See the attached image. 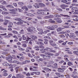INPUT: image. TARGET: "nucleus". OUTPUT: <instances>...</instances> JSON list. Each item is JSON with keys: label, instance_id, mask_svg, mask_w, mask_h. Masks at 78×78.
<instances>
[{"label": "nucleus", "instance_id": "nucleus-10", "mask_svg": "<svg viewBox=\"0 0 78 78\" xmlns=\"http://www.w3.org/2000/svg\"><path fill=\"white\" fill-rule=\"evenodd\" d=\"M8 71L6 70H5L4 71V74H3V76H8V73H7Z\"/></svg>", "mask_w": 78, "mask_h": 78}, {"label": "nucleus", "instance_id": "nucleus-62", "mask_svg": "<svg viewBox=\"0 0 78 78\" xmlns=\"http://www.w3.org/2000/svg\"><path fill=\"white\" fill-rule=\"evenodd\" d=\"M50 31V30H47L46 31H44V33H45V34H46V33H47L48 32H49Z\"/></svg>", "mask_w": 78, "mask_h": 78}, {"label": "nucleus", "instance_id": "nucleus-37", "mask_svg": "<svg viewBox=\"0 0 78 78\" xmlns=\"http://www.w3.org/2000/svg\"><path fill=\"white\" fill-rule=\"evenodd\" d=\"M73 44V42H69L68 43V45H72Z\"/></svg>", "mask_w": 78, "mask_h": 78}, {"label": "nucleus", "instance_id": "nucleus-63", "mask_svg": "<svg viewBox=\"0 0 78 78\" xmlns=\"http://www.w3.org/2000/svg\"><path fill=\"white\" fill-rule=\"evenodd\" d=\"M5 4H6V2L5 1H3L2 3V5H5Z\"/></svg>", "mask_w": 78, "mask_h": 78}, {"label": "nucleus", "instance_id": "nucleus-39", "mask_svg": "<svg viewBox=\"0 0 78 78\" xmlns=\"http://www.w3.org/2000/svg\"><path fill=\"white\" fill-rule=\"evenodd\" d=\"M32 38L33 39H34V40H35V39H37V37H36V36H33L32 37Z\"/></svg>", "mask_w": 78, "mask_h": 78}, {"label": "nucleus", "instance_id": "nucleus-26", "mask_svg": "<svg viewBox=\"0 0 78 78\" xmlns=\"http://www.w3.org/2000/svg\"><path fill=\"white\" fill-rule=\"evenodd\" d=\"M67 64L68 66H73V63L72 62H69Z\"/></svg>", "mask_w": 78, "mask_h": 78}, {"label": "nucleus", "instance_id": "nucleus-59", "mask_svg": "<svg viewBox=\"0 0 78 78\" xmlns=\"http://www.w3.org/2000/svg\"><path fill=\"white\" fill-rule=\"evenodd\" d=\"M58 42L59 43H62V42H64V41H63L59 40Z\"/></svg>", "mask_w": 78, "mask_h": 78}, {"label": "nucleus", "instance_id": "nucleus-13", "mask_svg": "<svg viewBox=\"0 0 78 78\" xmlns=\"http://www.w3.org/2000/svg\"><path fill=\"white\" fill-rule=\"evenodd\" d=\"M45 55H50V56H53L54 55L53 54L50 53V52H46L45 53Z\"/></svg>", "mask_w": 78, "mask_h": 78}, {"label": "nucleus", "instance_id": "nucleus-20", "mask_svg": "<svg viewBox=\"0 0 78 78\" xmlns=\"http://www.w3.org/2000/svg\"><path fill=\"white\" fill-rule=\"evenodd\" d=\"M64 5L62 4L60 5V6L62 9H66V7H65Z\"/></svg>", "mask_w": 78, "mask_h": 78}, {"label": "nucleus", "instance_id": "nucleus-52", "mask_svg": "<svg viewBox=\"0 0 78 78\" xmlns=\"http://www.w3.org/2000/svg\"><path fill=\"white\" fill-rule=\"evenodd\" d=\"M60 37H65V36L64 35H60Z\"/></svg>", "mask_w": 78, "mask_h": 78}, {"label": "nucleus", "instance_id": "nucleus-38", "mask_svg": "<svg viewBox=\"0 0 78 78\" xmlns=\"http://www.w3.org/2000/svg\"><path fill=\"white\" fill-rule=\"evenodd\" d=\"M24 59V57H21L20 58V61H23Z\"/></svg>", "mask_w": 78, "mask_h": 78}, {"label": "nucleus", "instance_id": "nucleus-48", "mask_svg": "<svg viewBox=\"0 0 78 78\" xmlns=\"http://www.w3.org/2000/svg\"><path fill=\"white\" fill-rule=\"evenodd\" d=\"M22 37H23V40H25L27 39V38L25 37V35H23L22 36Z\"/></svg>", "mask_w": 78, "mask_h": 78}, {"label": "nucleus", "instance_id": "nucleus-32", "mask_svg": "<svg viewBox=\"0 0 78 78\" xmlns=\"http://www.w3.org/2000/svg\"><path fill=\"white\" fill-rule=\"evenodd\" d=\"M60 15L61 16H64V17H69V16L67 15H63V14H60Z\"/></svg>", "mask_w": 78, "mask_h": 78}, {"label": "nucleus", "instance_id": "nucleus-4", "mask_svg": "<svg viewBox=\"0 0 78 78\" xmlns=\"http://www.w3.org/2000/svg\"><path fill=\"white\" fill-rule=\"evenodd\" d=\"M62 69H61V68H58V70H58V72H64V70H65L66 69V66H62Z\"/></svg>", "mask_w": 78, "mask_h": 78}, {"label": "nucleus", "instance_id": "nucleus-21", "mask_svg": "<svg viewBox=\"0 0 78 78\" xmlns=\"http://www.w3.org/2000/svg\"><path fill=\"white\" fill-rule=\"evenodd\" d=\"M12 32L14 34H19V33H18L17 31L15 30H13L12 31Z\"/></svg>", "mask_w": 78, "mask_h": 78}, {"label": "nucleus", "instance_id": "nucleus-2", "mask_svg": "<svg viewBox=\"0 0 78 78\" xmlns=\"http://www.w3.org/2000/svg\"><path fill=\"white\" fill-rule=\"evenodd\" d=\"M40 51H44L41 52V53H44V52H46V51H49L50 52H53L54 53L56 52L55 51L52 50V48H46L45 49H40Z\"/></svg>", "mask_w": 78, "mask_h": 78}, {"label": "nucleus", "instance_id": "nucleus-43", "mask_svg": "<svg viewBox=\"0 0 78 78\" xmlns=\"http://www.w3.org/2000/svg\"><path fill=\"white\" fill-rule=\"evenodd\" d=\"M64 58H64V59H68V58H68V56L67 55H66L64 56Z\"/></svg>", "mask_w": 78, "mask_h": 78}, {"label": "nucleus", "instance_id": "nucleus-34", "mask_svg": "<svg viewBox=\"0 0 78 78\" xmlns=\"http://www.w3.org/2000/svg\"><path fill=\"white\" fill-rule=\"evenodd\" d=\"M38 14H44V12H38Z\"/></svg>", "mask_w": 78, "mask_h": 78}, {"label": "nucleus", "instance_id": "nucleus-57", "mask_svg": "<svg viewBox=\"0 0 78 78\" xmlns=\"http://www.w3.org/2000/svg\"><path fill=\"white\" fill-rule=\"evenodd\" d=\"M73 53L75 54H77V53H78V51H74L73 52Z\"/></svg>", "mask_w": 78, "mask_h": 78}, {"label": "nucleus", "instance_id": "nucleus-14", "mask_svg": "<svg viewBox=\"0 0 78 78\" xmlns=\"http://www.w3.org/2000/svg\"><path fill=\"white\" fill-rule=\"evenodd\" d=\"M42 69H43V70H47V71H48V70L51 71V69H49V68L47 67H43Z\"/></svg>", "mask_w": 78, "mask_h": 78}, {"label": "nucleus", "instance_id": "nucleus-50", "mask_svg": "<svg viewBox=\"0 0 78 78\" xmlns=\"http://www.w3.org/2000/svg\"><path fill=\"white\" fill-rule=\"evenodd\" d=\"M52 28H58V26L57 25L53 26H52Z\"/></svg>", "mask_w": 78, "mask_h": 78}, {"label": "nucleus", "instance_id": "nucleus-11", "mask_svg": "<svg viewBox=\"0 0 78 78\" xmlns=\"http://www.w3.org/2000/svg\"><path fill=\"white\" fill-rule=\"evenodd\" d=\"M34 6L36 8H39V6L37 3L35 4L34 5Z\"/></svg>", "mask_w": 78, "mask_h": 78}, {"label": "nucleus", "instance_id": "nucleus-6", "mask_svg": "<svg viewBox=\"0 0 78 78\" xmlns=\"http://www.w3.org/2000/svg\"><path fill=\"white\" fill-rule=\"evenodd\" d=\"M33 30H34V27H29L27 29V31H28L29 32H30V33H31L33 31Z\"/></svg>", "mask_w": 78, "mask_h": 78}, {"label": "nucleus", "instance_id": "nucleus-24", "mask_svg": "<svg viewBox=\"0 0 78 78\" xmlns=\"http://www.w3.org/2000/svg\"><path fill=\"white\" fill-rule=\"evenodd\" d=\"M34 74L37 75H40V72H34Z\"/></svg>", "mask_w": 78, "mask_h": 78}, {"label": "nucleus", "instance_id": "nucleus-12", "mask_svg": "<svg viewBox=\"0 0 78 78\" xmlns=\"http://www.w3.org/2000/svg\"><path fill=\"white\" fill-rule=\"evenodd\" d=\"M18 47L19 48L18 50H20L21 51H25V49L21 48L20 46H18Z\"/></svg>", "mask_w": 78, "mask_h": 78}, {"label": "nucleus", "instance_id": "nucleus-35", "mask_svg": "<svg viewBox=\"0 0 78 78\" xmlns=\"http://www.w3.org/2000/svg\"><path fill=\"white\" fill-rule=\"evenodd\" d=\"M61 2L63 3H67V0H62Z\"/></svg>", "mask_w": 78, "mask_h": 78}, {"label": "nucleus", "instance_id": "nucleus-49", "mask_svg": "<svg viewBox=\"0 0 78 78\" xmlns=\"http://www.w3.org/2000/svg\"><path fill=\"white\" fill-rule=\"evenodd\" d=\"M39 60H40L38 61V62H40V61H43L44 60V59L42 58H40Z\"/></svg>", "mask_w": 78, "mask_h": 78}, {"label": "nucleus", "instance_id": "nucleus-51", "mask_svg": "<svg viewBox=\"0 0 78 78\" xmlns=\"http://www.w3.org/2000/svg\"><path fill=\"white\" fill-rule=\"evenodd\" d=\"M18 10H19V12H22L23 10H22L21 9H18Z\"/></svg>", "mask_w": 78, "mask_h": 78}, {"label": "nucleus", "instance_id": "nucleus-41", "mask_svg": "<svg viewBox=\"0 0 78 78\" xmlns=\"http://www.w3.org/2000/svg\"><path fill=\"white\" fill-rule=\"evenodd\" d=\"M27 40H26V41H25V43H26V44H27L28 42V40H30V38H27Z\"/></svg>", "mask_w": 78, "mask_h": 78}, {"label": "nucleus", "instance_id": "nucleus-15", "mask_svg": "<svg viewBox=\"0 0 78 78\" xmlns=\"http://www.w3.org/2000/svg\"><path fill=\"white\" fill-rule=\"evenodd\" d=\"M38 5L39 6H40L41 7H45V5L42 3H39Z\"/></svg>", "mask_w": 78, "mask_h": 78}, {"label": "nucleus", "instance_id": "nucleus-64", "mask_svg": "<svg viewBox=\"0 0 78 78\" xmlns=\"http://www.w3.org/2000/svg\"><path fill=\"white\" fill-rule=\"evenodd\" d=\"M34 72H32L30 73V75H34Z\"/></svg>", "mask_w": 78, "mask_h": 78}, {"label": "nucleus", "instance_id": "nucleus-8", "mask_svg": "<svg viewBox=\"0 0 78 78\" xmlns=\"http://www.w3.org/2000/svg\"><path fill=\"white\" fill-rule=\"evenodd\" d=\"M10 63H17V64H21V62H20L19 61L16 60H14L13 61H10Z\"/></svg>", "mask_w": 78, "mask_h": 78}, {"label": "nucleus", "instance_id": "nucleus-33", "mask_svg": "<svg viewBox=\"0 0 78 78\" xmlns=\"http://www.w3.org/2000/svg\"><path fill=\"white\" fill-rule=\"evenodd\" d=\"M50 44L51 45H52V46H56V44L55 43L52 44L51 43H50Z\"/></svg>", "mask_w": 78, "mask_h": 78}, {"label": "nucleus", "instance_id": "nucleus-23", "mask_svg": "<svg viewBox=\"0 0 78 78\" xmlns=\"http://www.w3.org/2000/svg\"><path fill=\"white\" fill-rule=\"evenodd\" d=\"M34 48L36 50H39V47L38 46H35L34 47Z\"/></svg>", "mask_w": 78, "mask_h": 78}, {"label": "nucleus", "instance_id": "nucleus-5", "mask_svg": "<svg viewBox=\"0 0 78 78\" xmlns=\"http://www.w3.org/2000/svg\"><path fill=\"white\" fill-rule=\"evenodd\" d=\"M15 20H18L19 22L17 23V24L18 25H20L23 23V22L20 21L21 20L19 18H16L15 19Z\"/></svg>", "mask_w": 78, "mask_h": 78}, {"label": "nucleus", "instance_id": "nucleus-55", "mask_svg": "<svg viewBox=\"0 0 78 78\" xmlns=\"http://www.w3.org/2000/svg\"><path fill=\"white\" fill-rule=\"evenodd\" d=\"M6 34H7L6 33H5L3 34H1L0 35L1 36H6Z\"/></svg>", "mask_w": 78, "mask_h": 78}, {"label": "nucleus", "instance_id": "nucleus-22", "mask_svg": "<svg viewBox=\"0 0 78 78\" xmlns=\"http://www.w3.org/2000/svg\"><path fill=\"white\" fill-rule=\"evenodd\" d=\"M48 22H50V23H55V21L52 20V19L49 20Z\"/></svg>", "mask_w": 78, "mask_h": 78}, {"label": "nucleus", "instance_id": "nucleus-53", "mask_svg": "<svg viewBox=\"0 0 78 78\" xmlns=\"http://www.w3.org/2000/svg\"><path fill=\"white\" fill-rule=\"evenodd\" d=\"M28 56H29V57H30V58L33 57V56H31V54H30L29 53H28Z\"/></svg>", "mask_w": 78, "mask_h": 78}, {"label": "nucleus", "instance_id": "nucleus-31", "mask_svg": "<svg viewBox=\"0 0 78 78\" xmlns=\"http://www.w3.org/2000/svg\"><path fill=\"white\" fill-rule=\"evenodd\" d=\"M2 14L4 15V14H8V12H3L2 13Z\"/></svg>", "mask_w": 78, "mask_h": 78}, {"label": "nucleus", "instance_id": "nucleus-54", "mask_svg": "<svg viewBox=\"0 0 78 78\" xmlns=\"http://www.w3.org/2000/svg\"><path fill=\"white\" fill-rule=\"evenodd\" d=\"M72 2H73V3H76V2H77V0H73Z\"/></svg>", "mask_w": 78, "mask_h": 78}, {"label": "nucleus", "instance_id": "nucleus-19", "mask_svg": "<svg viewBox=\"0 0 78 78\" xmlns=\"http://www.w3.org/2000/svg\"><path fill=\"white\" fill-rule=\"evenodd\" d=\"M75 12L73 13V14H78V10H75Z\"/></svg>", "mask_w": 78, "mask_h": 78}, {"label": "nucleus", "instance_id": "nucleus-44", "mask_svg": "<svg viewBox=\"0 0 78 78\" xmlns=\"http://www.w3.org/2000/svg\"><path fill=\"white\" fill-rule=\"evenodd\" d=\"M12 34H8V36H9V37H11V36H12Z\"/></svg>", "mask_w": 78, "mask_h": 78}, {"label": "nucleus", "instance_id": "nucleus-46", "mask_svg": "<svg viewBox=\"0 0 78 78\" xmlns=\"http://www.w3.org/2000/svg\"><path fill=\"white\" fill-rule=\"evenodd\" d=\"M72 77H73V78H78V76H74V75H72Z\"/></svg>", "mask_w": 78, "mask_h": 78}, {"label": "nucleus", "instance_id": "nucleus-60", "mask_svg": "<svg viewBox=\"0 0 78 78\" xmlns=\"http://www.w3.org/2000/svg\"><path fill=\"white\" fill-rule=\"evenodd\" d=\"M13 37H14V38H16V39H18V38H17V37L16 35L13 36Z\"/></svg>", "mask_w": 78, "mask_h": 78}, {"label": "nucleus", "instance_id": "nucleus-47", "mask_svg": "<svg viewBox=\"0 0 78 78\" xmlns=\"http://www.w3.org/2000/svg\"><path fill=\"white\" fill-rule=\"evenodd\" d=\"M7 7H10V8H13V6L11 5H9L7 6Z\"/></svg>", "mask_w": 78, "mask_h": 78}, {"label": "nucleus", "instance_id": "nucleus-17", "mask_svg": "<svg viewBox=\"0 0 78 78\" xmlns=\"http://www.w3.org/2000/svg\"><path fill=\"white\" fill-rule=\"evenodd\" d=\"M62 29H64V28L59 27L57 29V30L58 32V31H62Z\"/></svg>", "mask_w": 78, "mask_h": 78}, {"label": "nucleus", "instance_id": "nucleus-16", "mask_svg": "<svg viewBox=\"0 0 78 78\" xmlns=\"http://www.w3.org/2000/svg\"><path fill=\"white\" fill-rule=\"evenodd\" d=\"M26 15L27 16H30V17H34V15L31 13L27 14Z\"/></svg>", "mask_w": 78, "mask_h": 78}, {"label": "nucleus", "instance_id": "nucleus-30", "mask_svg": "<svg viewBox=\"0 0 78 78\" xmlns=\"http://www.w3.org/2000/svg\"><path fill=\"white\" fill-rule=\"evenodd\" d=\"M12 57L13 59H16V58H17L16 56V55H12Z\"/></svg>", "mask_w": 78, "mask_h": 78}, {"label": "nucleus", "instance_id": "nucleus-25", "mask_svg": "<svg viewBox=\"0 0 78 78\" xmlns=\"http://www.w3.org/2000/svg\"><path fill=\"white\" fill-rule=\"evenodd\" d=\"M3 66H11V65H9V64L7 63H5L3 64Z\"/></svg>", "mask_w": 78, "mask_h": 78}, {"label": "nucleus", "instance_id": "nucleus-42", "mask_svg": "<svg viewBox=\"0 0 78 78\" xmlns=\"http://www.w3.org/2000/svg\"><path fill=\"white\" fill-rule=\"evenodd\" d=\"M77 8L76 7H73L72 9H71V10H75V9H77Z\"/></svg>", "mask_w": 78, "mask_h": 78}, {"label": "nucleus", "instance_id": "nucleus-45", "mask_svg": "<svg viewBox=\"0 0 78 78\" xmlns=\"http://www.w3.org/2000/svg\"><path fill=\"white\" fill-rule=\"evenodd\" d=\"M23 30H20V34H23Z\"/></svg>", "mask_w": 78, "mask_h": 78}, {"label": "nucleus", "instance_id": "nucleus-27", "mask_svg": "<svg viewBox=\"0 0 78 78\" xmlns=\"http://www.w3.org/2000/svg\"><path fill=\"white\" fill-rule=\"evenodd\" d=\"M48 29H49V30H54V29L52 27H47Z\"/></svg>", "mask_w": 78, "mask_h": 78}, {"label": "nucleus", "instance_id": "nucleus-58", "mask_svg": "<svg viewBox=\"0 0 78 78\" xmlns=\"http://www.w3.org/2000/svg\"><path fill=\"white\" fill-rule=\"evenodd\" d=\"M66 33H70V31L69 30H66Z\"/></svg>", "mask_w": 78, "mask_h": 78}, {"label": "nucleus", "instance_id": "nucleus-1", "mask_svg": "<svg viewBox=\"0 0 78 78\" xmlns=\"http://www.w3.org/2000/svg\"><path fill=\"white\" fill-rule=\"evenodd\" d=\"M3 55H5L6 56H9L8 58H6V59L7 60L9 61V62L11 63L10 61H12V56L9 55V54L8 53V52L5 51L4 52L2 53Z\"/></svg>", "mask_w": 78, "mask_h": 78}, {"label": "nucleus", "instance_id": "nucleus-61", "mask_svg": "<svg viewBox=\"0 0 78 78\" xmlns=\"http://www.w3.org/2000/svg\"><path fill=\"white\" fill-rule=\"evenodd\" d=\"M22 46H23V47H27V44H23Z\"/></svg>", "mask_w": 78, "mask_h": 78}, {"label": "nucleus", "instance_id": "nucleus-40", "mask_svg": "<svg viewBox=\"0 0 78 78\" xmlns=\"http://www.w3.org/2000/svg\"><path fill=\"white\" fill-rule=\"evenodd\" d=\"M54 67H55V68L56 69L58 68V65H57V64L55 63L54 64Z\"/></svg>", "mask_w": 78, "mask_h": 78}, {"label": "nucleus", "instance_id": "nucleus-3", "mask_svg": "<svg viewBox=\"0 0 78 78\" xmlns=\"http://www.w3.org/2000/svg\"><path fill=\"white\" fill-rule=\"evenodd\" d=\"M10 13H11L12 14H13L14 15H12L13 16H17V13H16V11H17V9H10L9 10Z\"/></svg>", "mask_w": 78, "mask_h": 78}, {"label": "nucleus", "instance_id": "nucleus-9", "mask_svg": "<svg viewBox=\"0 0 78 78\" xmlns=\"http://www.w3.org/2000/svg\"><path fill=\"white\" fill-rule=\"evenodd\" d=\"M40 56H41L43 57V58H44L45 59H46V58H47V57H48L49 58H50V56H48V57L47 56H45V55L42 54H40Z\"/></svg>", "mask_w": 78, "mask_h": 78}, {"label": "nucleus", "instance_id": "nucleus-29", "mask_svg": "<svg viewBox=\"0 0 78 78\" xmlns=\"http://www.w3.org/2000/svg\"><path fill=\"white\" fill-rule=\"evenodd\" d=\"M0 30H6V29L3 28L2 27L0 26Z\"/></svg>", "mask_w": 78, "mask_h": 78}, {"label": "nucleus", "instance_id": "nucleus-36", "mask_svg": "<svg viewBox=\"0 0 78 78\" xmlns=\"http://www.w3.org/2000/svg\"><path fill=\"white\" fill-rule=\"evenodd\" d=\"M16 78H20V74H17L16 75Z\"/></svg>", "mask_w": 78, "mask_h": 78}, {"label": "nucleus", "instance_id": "nucleus-7", "mask_svg": "<svg viewBox=\"0 0 78 78\" xmlns=\"http://www.w3.org/2000/svg\"><path fill=\"white\" fill-rule=\"evenodd\" d=\"M55 20L58 23H61L62 22L61 19L59 18H55Z\"/></svg>", "mask_w": 78, "mask_h": 78}, {"label": "nucleus", "instance_id": "nucleus-18", "mask_svg": "<svg viewBox=\"0 0 78 78\" xmlns=\"http://www.w3.org/2000/svg\"><path fill=\"white\" fill-rule=\"evenodd\" d=\"M25 9V10H26V11H28V9L27 8V7H26V6H24L22 7V9Z\"/></svg>", "mask_w": 78, "mask_h": 78}, {"label": "nucleus", "instance_id": "nucleus-28", "mask_svg": "<svg viewBox=\"0 0 78 78\" xmlns=\"http://www.w3.org/2000/svg\"><path fill=\"white\" fill-rule=\"evenodd\" d=\"M37 44H40V45H44V43L42 42L38 41L37 43Z\"/></svg>", "mask_w": 78, "mask_h": 78}, {"label": "nucleus", "instance_id": "nucleus-56", "mask_svg": "<svg viewBox=\"0 0 78 78\" xmlns=\"http://www.w3.org/2000/svg\"><path fill=\"white\" fill-rule=\"evenodd\" d=\"M55 17H59V16L58 15H57V13H55Z\"/></svg>", "mask_w": 78, "mask_h": 78}]
</instances>
